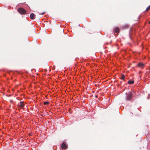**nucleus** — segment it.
I'll list each match as a JSON object with an SVG mask.
<instances>
[{
  "label": "nucleus",
  "instance_id": "f257e3e1",
  "mask_svg": "<svg viewBox=\"0 0 150 150\" xmlns=\"http://www.w3.org/2000/svg\"><path fill=\"white\" fill-rule=\"evenodd\" d=\"M17 11L21 15L25 14L26 12V10L23 8H19L18 9Z\"/></svg>",
  "mask_w": 150,
  "mask_h": 150
},
{
  "label": "nucleus",
  "instance_id": "f8f14e48",
  "mask_svg": "<svg viewBox=\"0 0 150 150\" xmlns=\"http://www.w3.org/2000/svg\"><path fill=\"white\" fill-rule=\"evenodd\" d=\"M148 23L149 24H150V21H149Z\"/></svg>",
  "mask_w": 150,
  "mask_h": 150
},
{
  "label": "nucleus",
  "instance_id": "0eeeda50",
  "mask_svg": "<svg viewBox=\"0 0 150 150\" xmlns=\"http://www.w3.org/2000/svg\"><path fill=\"white\" fill-rule=\"evenodd\" d=\"M24 102L23 101H21L20 103V105H19V106L22 108H23L24 107Z\"/></svg>",
  "mask_w": 150,
  "mask_h": 150
},
{
  "label": "nucleus",
  "instance_id": "7ed1b4c3",
  "mask_svg": "<svg viewBox=\"0 0 150 150\" xmlns=\"http://www.w3.org/2000/svg\"><path fill=\"white\" fill-rule=\"evenodd\" d=\"M62 149L63 150L67 149V146L65 143H63L61 145Z\"/></svg>",
  "mask_w": 150,
  "mask_h": 150
},
{
  "label": "nucleus",
  "instance_id": "f03ea898",
  "mask_svg": "<svg viewBox=\"0 0 150 150\" xmlns=\"http://www.w3.org/2000/svg\"><path fill=\"white\" fill-rule=\"evenodd\" d=\"M127 96L126 98V100H130L132 98V94L131 93L126 94Z\"/></svg>",
  "mask_w": 150,
  "mask_h": 150
},
{
  "label": "nucleus",
  "instance_id": "39448f33",
  "mask_svg": "<svg viewBox=\"0 0 150 150\" xmlns=\"http://www.w3.org/2000/svg\"><path fill=\"white\" fill-rule=\"evenodd\" d=\"M137 66L143 69L144 66V64L142 63H139L137 64Z\"/></svg>",
  "mask_w": 150,
  "mask_h": 150
},
{
  "label": "nucleus",
  "instance_id": "9b49d317",
  "mask_svg": "<svg viewBox=\"0 0 150 150\" xmlns=\"http://www.w3.org/2000/svg\"><path fill=\"white\" fill-rule=\"evenodd\" d=\"M49 103V102L47 101L45 102L44 103V104L45 105H47Z\"/></svg>",
  "mask_w": 150,
  "mask_h": 150
},
{
  "label": "nucleus",
  "instance_id": "9d476101",
  "mask_svg": "<svg viewBox=\"0 0 150 150\" xmlns=\"http://www.w3.org/2000/svg\"><path fill=\"white\" fill-rule=\"evenodd\" d=\"M150 9V5L146 8L145 11L147 12L149 11Z\"/></svg>",
  "mask_w": 150,
  "mask_h": 150
},
{
  "label": "nucleus",
  "instance_id": "423d86ee",
  "mask_svg": "<svg viewBox=\"0 0 150 150\" xmlns=\"http://www.w3.org/2000/svg\"><path fill=\"white\" fill-rule=\"evenodd\" d=\"M30 18L31 19H34L35 18V15L34 13H32L30 14Z\"/></svg>",
  "mask_w": 150,
  "mask_h": 150
},
{
  "label": "nucleus",
  "instance_id": "20e7f679",
  "mask_svg": "<svg viewBox=\"0 0 150 150\" xmlns=\"http://www.w3.org/2000/svg\"><path fill=\"white\" fill-rule=\"evenodd\" d=\"M119 29L118 27H116L113 30V32L115 33H116L117 34H118V33L119 32Z\"/></svg>",
  "mask_w": 150,
  "mask_h": 150
},
{
  "label": "nucleus",
  "instance_id": "1a4fd4ad",
  "mask_svg": "<svg viewBox=\"0 0 150 150\" xmlns=\"http://www.w3.org/2000/svg\"><path fill=\"white\" fill-rule=\"evenodd\" d=\"M134 80H129L128 81V83L129 84H133L134 83Z\"/></svg>",
  "mask_w": 150,
  "mask_h": 150
},
{
  "label": "nucleus",
  "instance_id": "6e6552de",
  "mask_svg": "<svg viewBox=\"0 0 150 150\" xmlns=\"http://www.w3.org/2000/svg\"><path fill=\"white\" fill-rule=\"evenodd\" d=\"M120 79L123 80L124 81H125V76L123 74H122L121 76L120 77Z\"/></svg>",
  "mask_w": 150,
  "mask_h": 150
}]
</instances>
